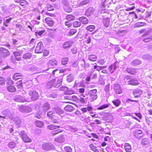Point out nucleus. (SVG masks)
Returning a JSON list of instances; mask_svg holds the SVG:
<instances>
[{
  "label": "nucleus",
  "instance_id": "423d86ee",
  "mask_svg": "<svg viewBox=\"0 0 152 152\" xmlns=\"http://www.w3.org/2000/svg\"><path fill=\"white\" fill-rule=\"evenodd\" d=\"M43 50V45L42 42H39L35 50V53H39L42 52Z\"/></svg>",
  "mask_w": 152,
  "mask_h": 152
},
{
  "label": "nucleus",
  "instance_id": "2eb2a0df",
  "mask_svg": "<svg viewBox=\"0 0 152 152\" xmlns=\"http://www.w3.org/2000/svg\"><path fill=\"white\" fill-rule=\"evenodd\" d=\"M57 61L53 59L52 60L50 61L48 63V66L50 67H55L57 65Z\"/></svg>",
  "mask_w": 152,
  "mask_h": 152
},
{
  "label": "nucleus",
  "instance_id": "b1692460",
  "mask_svg": "<svg viewBox=\"0 0 152 152\" xmlns=\"http://www.w3.org/2000/svg\"><path fill=\"white\" fill-rule=\"evenodd\" d=\"M50 108V105L48 103H45L43 104L42 109L45 112L47 111Z\"/></svg>",
  "mask_w": 152,
  "mask_h": 152
},
{
  "label": "nucleus",
  "instance_id": "e2e57ef3",
  "mask_svg": "<svg viewBox=\"0 0 152 152\" xmlns=\"http://www.w3.org/2000/svg\"><path fill=\"white\" fill-rule=\"evenodd\" d=\"M64 149L66 152H72V149L69 146L65 147Z\"/></svg>",
  "mask_w": 152,
  "mask_h": 152
},
{
  "label": "nucleus",
  "instance_id": "8fccbe9b",
  "mask_svg": "<svg viewBox=\"0 0 152 152\" xmlns=\"http://www.w3.org/2000/svg\"><path fill=\"white\" fill-rule=\"evenodd\" d=\"M83 84L81 82H77L76 81L74 85V87H80L83 86Z\"/></svg>",
  "mask_w": 152,
  "mask_h": 152
},
{
  "label": "nucleus",
  "instance_id": "9b49d317",
  "mask_svg": "<svg viewBox=\"0 0 152 152\" xmlns=\"http://www.w3.org/2000/svg\"><path fill=\"white\" fill-rule=\"evenodd\" d=\"M15 101L19 102H26L27 101V100L21 96H17L14 98Z\"/></svg>",
  "mask_w": 152,
  "mask_h": 152
},
{
  "label": "nucleus",
  "instance_id": "864d4df0",
  "mask_svg": "<svg viewBox=\"0 0 152 152\" xmlns=\"http://www.w3.org/2000/svg\"><path fill=\"white\" fill-rule=\"evenodd\" d=\"M68 61V59L67 58H64L61 61V63L63 65H65L67 64Z\"/></svg>",
  "mask_w": 152,
  "mask_h": 152
},
{
  "label": "nucleus",
  "instance_id": "dca6fc26",
  "mask_svg": "<svg viewBox=\"0 0 152 152\" xmlns=\"http://www.w3.org/2000/svg\"><path fill=\"white\" fill-rule=\"evenodd\" d=\"M64 140L65 138L63 135H61L54 139L56 142L60 143L63 142L64 141Z\"/></svg>",
  "mask_w": 152,
  "mask_h": 152
},
{
  "label": "nucleus",
  "instance_id": "774afa93",
  "mask_svg": "<svg viewBox=\"0 0 152 152\" xmlns=\"http://www.w3.org/2000/svg\"><path fill=\"white\" fill-rule=\"evenodd\" d=\"M77 32L76 30L75 29H71L69 32V34L70 35H73L74 34Z\"/></svg>",
  "mask_w": 152,
  "mask_h": 152
},
{
  "label": "nucleus",
  "instance_id": "3c124183",
  "mask_svg": "<svg viewBox=\"0 0 152 152\" xmlns=\"http://www.w3.org/2000/svg\"><path fill=\"white\" fill-rule=\"evenodd\" d=\"M66 19L68 20H74L75 18V17L71 15H69L66 17Z\"/></svg>",
  "mask_w": 152,
  "mask_h": 152
},
{
  "label": "nucleus",
  "instance_id": "f8f14e48",
  "mask_svg": "<svg viewBox=\"0 0 152 152\" xmlns=\"http://www.w3.org/2000/svg\"><path fill=\"white\" fill-rule=\"evenodd\" d=\"M118 63V62L116 61L115 62V64H112L109 67V70L110 72H111V73H113L114 72V71L117 68V66L116 65Z\"/></svg>",
  "mask_w": 152,
  "mask_h": 152
},
{
  "label": "nucleus",
  "instance_id": "0e129e2a",
  "mask_svg": "<svg viewBox=\"0 0 152 152\" xmlns=\"http://www.w3.org/2000/svg\"><path fill=\"white\" fill-rule=\"evenodd\" d=\"M47 10L48 11H51L54 10V7L50 4H48L47 5Z\"/></svg>",
  "mask_w": 152,
  "mask_h": 152
},
{
  "label": "nucleus",
  "instance_id": "aec40b11",
  "mask_svg": "<svg viewBox=\"0 0 152 152\" xmlns=\"http://www.w3.org/2000/svg\"><path fill=\"white\" fill-rule=\"evenodd\" d=\"M124 149L126 152H130L132 150L131 145L128 143H126L124 146Z\"/></svg>",
  "mask_w": 152,
  "mask_h": 152
},
{
  "label": "nucleus",
  "instance_id": "4c0bfd02",
  "mask_svg": "<svg viewBox=\"0 0 152 152\" xmlns=\"http://www.w3.org/2000/svg\"><path fill=\"white\" fill-rule=\"evenodd\" d=\"M113 104L116 107H118L121 103V101L119 99H116L112 101Z\"/></svg>",
  "mask_w": 152,
  "mask_h": 152
},
{
  "label": "nucleus",
  "instance_id": "a878e982",
  "mask_svg": "<svg viewBox=\"0 0 152 152\" xmlns=\"http://www.w3.org/2000/svg\"><path fill=\"white\" fill-rule=\"evenodd\" d=\"M54 112L58 114H63L64 113L63 111L61 108L58 107H56L54 108Z\"/></svg>",
  "mask_w": 152,
  "mask_h": 152
},
{
  "label": "nucleus",
  "instance_id": "cd10ccee",
  "mask_svg": "<svg viewBox=\"0 0 152 152\" xmlns=\"http://www.w3.org/2000/svg\"><path fill=\"white\" fill-rule=\"evenodd\" d=\"M55 82V80H53L48 82L46 84L47 88H50L53 86V83Z\"/></svg>",
  "mask_w": 152,
  "mask_h": 152
},
{
  "label": "nucleus",
  "instance_id": "c756f323",
  "mask_svg": "<svg viewBox=\"0 0 152 152\" xmlns=\"http://www.w3.org/2000/svg\"><path fill=\"white\" fill-rule=\"evenodd\" d=\"M110 19L108 18L104 19L103 21L104 26L106 27H108L110 24Z\"/></svg>",
  "mask_w": 152,
  "mask_h": 152
},
{
  "label": "nucleus",
  "instance_id": "f3484780",
  "mask_svg": "<svg viewBox=\"0 0 152 152\" xmlns=\"http://www.w3.org/2000/svg\"><path fill=\"white\" fill-rule=\"evenodd\" d=\"M3 115H4L5 116L11 118L12 116V114L8 109H6L3 110L2 112Z\"/></svg>",
  "mask_w": 152,
  "mask_h": 152
},
{
  "label": "nucleus",
  "instance_id": "9d476101",
  "mask_svg": "<svg viewBox=\"0 0 152 152\" xmlns=\"http://www.w3.org/2000/svg\"><path fill=\"white\" fill-rule=\"evenodd\" d=\"M56 79H54L55 80V82L53 83V86L54 87L58 88L59 87L61 84L62 82V79L61 78H57Z\"/></svg>",
  "mask_w": 152,
  "mask_h": 152
},
{
  "label": "nucleus",
  "instance_id": "f257e3e1",
  "mask_svg": "<svg viewBox=\"0 0 152 152\" xmlns=\"http://www.w3.org/2000/svg\"><path fill=\"white\" fill-rule=\"evenodd\" d=\"M131 77L130 76H127L124 77V81L125 85H130L132 86H137L139 85L138 82H136L137 81L136 78L132 79Z\"/></svg>",
  "mask_w": 152,
  "mask_h": 152
},
{
  "label": "nucleus",
  "instance_id": "de8ad7c7",
  "mask_svg": "<svg viewBox=\"0 0 152 152\" xmlns=\"http://www.w3.org/2000/svg\"><path fill=\"white\" fill-rule=\"evenodd\" d=\"M142 91L139 89H137L134 90L133 92V94L141 95L142 93Z\"/></svg>",
  "mask_w": 152,
  "mask_h": 152
},
{
  "label": "nucleus",
  "instance_id": "69168bd1",
  "mask_svg": "<svg viewBox=\"0 0 152 152\" xmlns=\"http://www.w3.org/2000/svg\"><path fill=\"white\" fill-rule=\"evenodd\" d=\"M105 61H104V59H101L98 60L97 62L98 63H99L101 65H103L105 63Z\"/></svg>",
  "mask_w": 152,
  "mask_h": 152
},
{
  "label": "nucleus",
  "instance_id": "ea45409f",
  "mask_svg": "<svg viewBox=\"0 0 152 152\" xmlns=\"http://www.w3.org/2000/svg\"><path fill=\"white\" fill-rule=\"evenodd\" d=\"M90 76L92 79H96L97 77V73L94 72H91L90 73Z\"/></svg>",
  "mask_w": 152,
  "mask_h": 152
},
{
  "label": "nucleus",
  "instance_id": "473e14b6",
  "mask_svg": "<svg viewBox=\"0 0 152 152\" xmlns=\"http://www.w3.org/2000/svg\"><path fill=\"white\" fill-rule=\"evenodd\" d=\"M35 124L39 128H42L44 126L43 122L39 121H36L35 122Z\"/></svg>",
  "mask_w": 152,
  "mask_h": 152
},
{
  "label": "nucleus",
  "instance_id": "a211bd4d",
  "mask_svg": "<svg viewBox=\"0 0 152 152\" xmlns=\"http://www.w3.org/2000/svg\"><path fill=\"white\" fill-rule=\"evenodd\" d=\"M13 119L15 124L19 127L21 125L22 121L21 119L19 117H17L14 118Z\"/></svg>",
  "mask_w": 152,
  "mask_h": 152
},
{
  "label": "nucleus",
  "instance_id": "0eeeda50",
  "mask_svg": "<svg viewBox=\"0 0 152 152\" xmlns=\"http://www.w3.org/2000/svg\"><path fill=\"white\" fill-rule=\"evenodd\" d=\"M19 110L20 111L23 113H29L31 112L32 110V109L30 107L23 105L19 107Z\"/></svg>",
  "mask_w": 152,
  "mask_h": 152
},
{
  "label": "nucleus",
  "instance_id": "393cba45",
  "mask_svg": "<svg viewBox=\"0 0 152 152\" xmlns=\"http://www.w3.org/2000/svg\"><path fill=\"white\" fill-rule=\"evenodd\" d=\"M74 109V107L71 105H68L66 106L64 108V110L68 112H72Z\"/></svg>",
  "mask_w": 152,
  "mask_h": 152
},
{
  "label": "nucleus",
  "instance_id": "6ab92c4d",
  "mask_svg": "<svg viewBox=\"0 0 152 152\" xmlns=\"http://www.w3.org/2000/svg\"><path fill=\"white\" fill-rule=\"evenodd\" d=\"M79 20L83 24H86L88 23L87 19L84 16H82L79 18Z\"/></svg>",
  "mask_w": 152,
  "mask_h": 152
},
{
  "label": "nucleus",
  "instance_id": "37998d69",
  "mask_svg": "<svg viewBox=\"0 0 152 152\" xmlns=\"http://www.w3.org/2000/svg\"><path fill=\"white\" fill-rule=\"evenodd\" d=\"M145 24L144 22H139L136 23L134 26L135 27H139L144 26Z\"/></svg>",
  "mask_w": 152,
  "mask_h": 152
},
{
  "label": "nucleus",
  "instance_id": "6e6d98bb",
  "mask_svg": "<svg viewBox=\"0 0 152 152\" xmlns=\"http://www.w3.org/2000/svg\"><path fill=\"white\" fill-rule=\"evenodd\" d=\"M85 38L86 39V42L87 44L90 43L91 41V38L90 37L88 36L87 35H86L85 36Z\"/></svg>",
  "mask_w": 152,
  "mask_h": 152
},
{
  "label": "nucleus",
  "instance_id": "49530a36",
  "mask_svg": "<svg viewBox=\"0 0 152 152\" xmlns=\"http://www.w3.org/2000/svg\"><path fill=\"white\" fill-rule=\"evenodd\" d=\"M81 25V23L80 21H75L73 23V26L75 27H78Z\"/></svg>",
  "mask_w": 152,
  "mask_h": 152
},
{
  "label": "nucleus",
  "instance_id": "bf43d9fd",
  "mask_svg": "<svg viewBox=\"0 0 152 152\" xmlns=\"http://www.w3.org/2000/svg\"><path fill=\"white\" fill-rule=\"evenodd\" d=\"M15 143L13 142H10L8 144L9 147L11 148H14L15 147Z\"/></svg>",
  "mask_w": 152,
  "mask_h": 152
},
{
  "label": "nucleus",
  "instance_id": "5701e85b",
  "mask_svg": "<svg viewBox=\"0 0 152 152\" xmlns=\"http://www.w3.org/2000/svg\"><path fill=\"white\" fill-rule=\"evenodd\" d=\"M126 71L131 75H134L136 72L135 69L133 68H128Z\"/></svg>",
  "mask_w": 152,
  "mask_h": 152
},
{
  "label": "nucleus",
  "instance_id": "338daca9",
  "mask_svg": "<svg viewBox=\"0 0 152 152\" xmlns=\"http://www.w3.org/2000/svg\"><path fill=\"white\" fill-rule=\"evenodd\" d=\"M5 79L3 77H0V85L5 84Z\"/></svg>",
  "mask_w": 152,
  "mask_h": 152
},
{
  "label": "nucleus",
  "instance_id": "c03bdc74",
  "mask_svg": "<svg viewBox=\"0 0 152 152\" xmlns=\"http://www.w3.org/2000/svg\"><path fill=\"white\" fill-rule=\"evenodd\" d=\"M64 8L65 11L66 12H70L72 11V9L69 6V5L66 7H64Z\"/></svg>",
  "mask_w": 152,
  "mask_h": 152
},
{
  "label": "nucleus",
  "instance_id": "052dcab7",
  "mask_svg": "<svg viewBox=\"0 0 152 152\" xmlns=\"http://www.w3.org/2000/svg\"><path fill=\"white\" fill-rule=\"evenodd\" d=\"M97 92V90L96 89H94L91 90L89 92V94L90 95H94Z\"/></svg>",
  "mask_w": 152,
  "mask_h": 152
},
{
  "label": "nucleus",
  "instance_id": "2f4dec72",
  "mask_svg": "<svg viewBox=\"0 0 152 152\" xmlns=\"http://www.w3.org/2000/svg\"><path fill=\"white\" fill-rule=\"evenodd\" d=\"M141 63V62L140 60L139 59H136L133 61L132 62L131 64L133 66H136L140 64Z\"/></svg>",
  "mask_w": 152,
  "mask_h": 152
},
{
  "label": "nucleus",
  "instance_id": "7ed1b4c3",
  "mask_svg": "<svg viewBox=\"0 0 152 152\" xmlns=\"http://www.w3.org/2000/svg\"><path fill=\"white\" fill-rule=\"evenodd\" d=\"M28 94L29 96H31V99L32 100H37L39 97L38 93L35 91H29Z\"/></svg>",
  "mask_w": 152,
  "mask_h": 152
},
{
  "label": "nucleus",
  "instance_id": "79ce46f5",
  "mask_svg": "<svg viewBox=\"0 0 152 152\" xmlns=\"http://www.w3.org/2000/svg\"><path fill=\"white\" fill-rule=\"evenodd\" d=\"M2 10L4 13L8 12L9 13L8 7L6 5L3 6L1 7Z\"/></svg>",
  "mask_w": 152,
  "mask_h": 152
},
{
  "label": "nucleus",
  "instance_id": "a19ab883",
  "mask_svg": "<svg viewBox=\"0 0 152 152\" xmlns=\"http://www.w3.org/2000/svg\"><path fill=\"white\" fill-rule=\"evenodd\" d=\"M95 29V26L93 25H89L86 27V29L90 31H92Z\"/></svg>",
  "mask_w": 152,
  "mask_h": 152
},
{
  "label": "nucleus",
  "instance_id": "c85d7f7f",
  "mask_svg": "<svg viewBox=\"0 0 152 152\" xmlns=\"http://www.w3.org/2000/svg\"><path fill=\"white\" fill-rule=\"evenodd\" d=\"M88 58L90 61H94L97 60V57L95 55H91L88 56Z\"/></svg>",
  "mask_w": 152,
  "mask_h": 152
},
{
  "label": "nucleus",
  "instance_id": "4d7b16f0",
  "mask_svg": "<svg viewBox=\"0 0 152 152\" xmlns=\"http://www.w3.org/2000/svg\"><path fill=\"white\" fill-rule=\"evenodd\" d=\"M90 96L91 97L90 100L91 102H93L94 100L96 99L97 98V95L96 94H95L94 95H90Z\"/></svg>",
  "mask_w": 152,
  "mask_h": 152
},
{
  "label": "nucleus",
  "instance_id": "a18cd8bd",
  "mask_svg": "<svg viewBox=\"0 0 152 152\" xmlns=\"http://www.w3.org/2000/svg\"><path fill=\"white\" fill-rule=\"evenodd\" d=\"M19 2L22 6H25L28 4V3L25 0H20L19 1Z\"/></svg>",
  "mask_w": 152,
  "mask_h": 152
},
{
  "label": "nucleus",
  "instance_id": "1a4fd4ad",
  "mask_svg": "<svg viewBox=\"0 0 152 152\" xmlns=\"http://www.w3.org/2000/svg\"><path fill=\"white\" fill-rule=\"evenodd\" d=\"M115 93L117 94H120L122 93V88L120 85L118 84H115L114 86Z\"/></svg>",
  "mask_w": 152,
  "mask_h": 152
},
{
  "label": "nucleus",
  "instance_id": "412c9836",
  "mask_svg": "<svg viewBox=\"0 0 152 152\" xmlns=\"http://www.w3.org/2000/svg\"><path fill=\"white\" fill-rule=\"evenodd\" d=\"M142 134V131L140 129L136 130L134 132V135L136 138L138 139H140L141 137H138V135H140Z\"/></svg>",
  "mask_w": 152,
  "mask_h": 152
},
{
  "label": "nucleus",
  "instance_id": "c9c22d12",
  "mask_svg": "<svg viewBox=\"0 0 152 152\" xmlns=\"http://www.w3.org/2000/svg\"><path fill=\"white\" fill-rule=\"evenodd\" d=\"M7 90L10 92H14L16 91L15 88L13 86H8L7 88Z\"/></svg>",
  "mask_w": 152,
  "mask_h": 152
},
{
  "label": "nucleus",
  "instance_id": "09e8293b",
  "mask_svg": "<svg viewBox=\"0 0 152 152\" xmlns=\"http://www.w3.org/2000/svg\"><path fill=\"white\" fill-rule=\"evenodd\" d=\"M144 59L152 60V57L149 54H145L143 56Z\"/></svg>",
  "mask_w": 152,
  "mask_h": 152
},
{
  "label": "nucleus",
  "instance_id": "13d9d810",
  "mask_svg": "<svg viewBox=\"0 0 152 152\" xmlns=\"http://www.w3.org/2000/svg\"><path fill=\"white\" fill-rule=\"evenodd\" d=\"M67 80L68 82H70L74 80V77L72 76L69 75L67 77Z\"/></svg>",
  "mask_w": 152,
  "mask_h": 152
},
{
  "label": "nucleus",
  "instance_id": "4be33fe9",
  "mask_svg": "<svg viewBox=\"0 0 152 152\" xmlns=\"http://www.w3.org/2000/svg\"><path fill=\"white\" fill-rule=\"evenodd\" d=\"M32 54L30 53H27L24 54L23 56V58L25 60L30 59L31 57Z\"/></svg>",
  "mask_w": 152,
  "mask_h": 152
},
{
  "label": "nucleus",
  "instance_id": "72a5a7b5",
  "mask_svg": "<svg viewBox=\"0 0 152 152\" xmlns=\"http://www.w3.org/2000/svg\"><path fill=\"white\" fill-rule=\"evenodd\" d=\"M89 1V0H83L78 4V6L80 7L86 5L88 4Z\"/></svg>",
  "mask_w": 152,
  "mask_h": 152
},
{
  "label": "nucleus",
  "instance_id": "f03ea898",
  "mask_svg": "<svg viewBox=\"0 0 152 152\" xmlns=\"http://www.w3.org/2000/svg\"><path fill=\"white\" fill-rule=\"evenodd\" d=\"M81 96L82 97H80L78 98L76 96L73 95V100L77 101L78 102H80L83 104H86L88 101V97L83 95V94H81Z\"/></svg>",
  "mask_w": 152,
  "mask_h": 152
},
{
  "label": "nucleus",
  "instance_id": "7c9ffc66",
  "mask_svg": "<svg viewBox=\"0 0 152 152\" xmlns=\"http://www.w3.org/2000/svg\"><path fill=\"white\" fill-rule=\"evenodd\" d=\"M72 44V42H64L63 45V48L66 49L71 47Z\"/></svg>",
  "mask_w": 152,
  "mask_h": 152
},
{
  "label": "nucleus",
  "instance_id": "ddd939ff",
  "mask_svg": "<svg viewBox=\"0 0 152 152\" xmlns=\"http://www.w3.org/2000/svg\"><path fill=\"white\" fill-rule=\"evenodd\" d=\"M141 144L144 146L147 147L150 144L149 140L147 138L142 139L141 140Z\"/></svg>",
  "mask_w": 152,
  "mask_h": 152
},
{
  "label": "nucleus",
  "instance_id": "603ef678",
  "mask_svg": "<svg viewBox=\"0 0 152 152\" xmlns=\"http://www.w3.org/2000/svg\"><path fill=\"white\" fill-rule=\"evenodd\" d=\"M109 106V105L108 104H105L99 107L98 108H97V110H102L103 109H105L106 108H107Z\"/></svg>",
  "mask_w": 152,
  "mask_h": 152
},
{
  "label": "nucleus",
  "instance_id": "20e7f679",
  "mask_svg": "<svg viewBox=\"0 0 152 152\" xmlns=\"http://www.w3.org/2000/svg\"><path fill=\"white\" fill-rule=\"evenodd\" d=\"M19 134L24 142H31V140L27 136L26 134L24 131H21Z\"/></svg>",
  "mask_w": 152,
  "mask_h": 152
},
{
  "label": "nucleus",
  "instance_id": "e433bc0d",
  "mask_svg": "<svg viewBox=\"0 0 152 152\" xmlns=\"http://www.w3.org/2000/svg\"><path fill=\"white\" fill-rule=\"evenodd\" d=\"M12 19V18H10L6 19V20L3 22L4 25L6 27L8 26H9L8 23L10 22Z\"/></svg>",
  "mask_w": 152,
  "mask_h": 152
},
{
  "label": "nucleus",
  "instance_id": "680f3d73",
  "mask_svg": "<svg viewBox=\"0 0 152 152\" xmlns=\"http://www.w3.org/2000/svg\"><path fill=\"white\" fill-rule=\"evenodd\" d=\"M61 3L62 4L64 5V7H66L69 5V2L67 0H63L62 1Z\"/></svg>",
  "mask_w": 152,
  "mask_h": 152
},
{
  "label": "nucleus",
  "instance_id": "5fc2aeb1",
  "mask_svg": "<svg viewBox=\"0 0 152 152\" xmlns=\"http://www.w3.org/2000/svg\"><path fill=\"white\" fill-rule=\"evenodd\" d=\"M16 26V28L18 30L21 31H23L24 30V29L21 25L20 24H17Z\"/></svg>",
  "mask_w": 152,
  "mask_h": 152
},
{
  "label": "nucleus",
  "instance_id": "39448f33",
  "mask_svg": "<svg viewBox=\"0 0 152 152\" xmlns=\"http://www.w3.org/2000/svg\"><path fill=\"white\" fill-rule=\"evenodd\" d=\"M0 54L1 56L6 57L10 54L9 51L7 49L3 48H0Z\"/></svg>",
  "mask_w": 152,
  "mask_h": 152
},
{
  "label": "nucleus",
  "instance_id": "6e6552de",
  "mask_svg": "<svg viewBox=\"0 0 152 152\" xmlns=\"http://www.w3.org/2000/svg\"><path fill=\"white\" fill-rule=\"evenodd\" d=\"M43 149L45 150H51L55 149V147L54 145L49 143H45L42 145Z\"/></svg>",
  "mask_w": 152,
  "mask_h": 152
},
{
  "label": "nucleus",
  "instance_id": "bb28decb",
  "mask_svg": "<svg viewBox=\"0 0 152 152\" xmlns=\"http://www.w3.org/2000/svg\"><path fill=\"white\" fill-rule=\"evenodd\" d=\"M22 77V76L21 73H16L15 74L13 78L14 80H17L21 78Z\"/></svg>",
  "mask_w": 152,
  "mask_h": 152
},
{
  "label": "nucleus",
  "instance_id": "4468645a",
  "mask_svg": "<svg viewBox=\"0 0 152 152\" xmlns=\"http://www.w3.org/2000/svg\"><path fill=\"white\" fill-rule=\"evenodd\" d=\"M45 22L48 25L50 26H53L54 23V21L53 19L51 18L48 17L45 19Z\"/></svg>",
  "mask_w": 152,
  "mask_h": 152
},
{
  "label": "nucleus",
  "instance_id": "f704fd0d",
  "mask_svg": "<svg viewBox=\"0 0 152 152\" xmlns=\"http://www.w3.org/2000/svg\"><path fill=\"white\" fill-rule=\"evenodd\" d=\"M60 126L58 125H56L53 124H50L47 126V128L50 130H53L57 128H59Z\"/></svg>",
  "mask_w": 152,
  "mask_h": 152
},
{
  "label": "nucleus",
  "instance_id": "58836bf2",
  "mask_svg": "<svg viewBox=\"0 0 152 152\" xmlns=\"http://www.w3.org/2000/svg\"><path fill=\"white\" fill-rule=\"evenodd\" d=\"M89 147L91 148V149L95 152H99V151L96 148V147L94 146L93 144H90L89 145Z\"/></svg>",
  "mask_w": 152,
  "mask_h": 152
}]
</instances>
